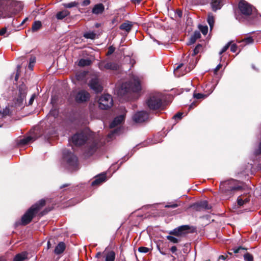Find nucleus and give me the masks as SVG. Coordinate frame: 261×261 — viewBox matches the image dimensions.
<instances>
[{"instance_id": "680f3d73", "label": "nucleus", "mask_w": 261, "mask_h": 261, "mask_svg": "<svg viewBox=\"0 0 261 261\" xmlns=\"http://www.w3.org/2000/svg\"><path fill=\"white\" fill-rule=\"evenodd\" d=\"M142 0H132V3H134L135 4H139L141 2Z\"/></svg>"}, {"instance_id": "bf43d9fd", "label": "nucleus", "mask_w": 261, "mask_h": 261, "mask_svg": "<svg viewBox=\"0 0 261 261\" xmlns=\"http://www.w3.org/2000/svg\"><path fill=\"white\" fill-rule=\"evenodd\" d=\"M137 23H135L134 24H132V29H133L135 32H137Z\"/></svg>"}, {"instance_id": "49530a36", "label": "nucleus", "mask_w": 261, "mask_h": 261, "mask_svg": "<svg viewBox=\"0 0 261 261\" xmlns=\"http://www.w3.org/2000/svg\"><path fill=\"white\" fill-rule=\"evenodd\" d=\"M115 49V47H113L112 46H110L108 48V50L107 53V55L110 56V55H112L114 52Z\"/></svg>"}, {"instance_id": "a878e982", "label": "nucleus", "mask_w": 261, "mask_h": 261, "mask_svg": "<svg viewBox=\"0 0 261 261\" xmlns=\"http://www.w3.org/2000/svg\"><path fill=\"white\" fill-rule=\"evenodd\" d=\"M42 27V23L40 21H35L32 27L33 32H36L39 30Z\"/></svg>"}, {"instance_id": "603ef678", "label": "nucleus", "mask_w": 261, "mask_h": 261, "mask_svg": "<svg viewBox=\"0 0 261 261\" xmlns=\"http://www.w3.org/2000/svg\"><path fill=\"white\" fill-rule=\"evenodd\" d=\"M194 67V65H187L186 67V72H190Z\"/></svg>"}, {"instance_id": "f8f14e48", "label": "nucleus", "mask_w": 261, "mask_h": 261, "mask_svg": "<svg viewBox=\"0 0 261 261\" xmlns=\"http://www.w3.org/2000/svg\"><path fill=\"white\" fill-rule=\"evenodd\" d=\"M98 67L101 70L105 69L117 70L118 68V65L114 62H107L101 61L99 63Z\"/></svg>"}, {"instance_id": "cd10ccee", "label": "nucleus", "mask_w": 261, "mask_h": 261, "mask_svg": "<svg viewBox=\"0 0 261 261\" xmlns=\"http://www.w3.org/2000/svg\"><path fill=\"white\" fill-rule=\"evenodd\" d=\"M115 254L113 251L109 252L106 256V261H114Z\"/></svg>"}, {"instance_id": "4468645a", "label": "nucleus", "mask_w": 261, "mask_h": 261, "mask_svg": "<svg viewBox=\"0 0 261 261\" xmlns=\"http://www.w3.org/2000/svg\"><path fill=\"white\" fill-rule=\"evenodd\" d=\"M89 86L96 93L100 92L102 90V87L99 84V80L97 78L91 79Z\"/></svg>"}, {"instance_id": "c9c22d12", "label": "nucleus", "mask_w": 261, "mask_h": 261, "mask_svg": "<svg viewBox=\"0 0 261 261\" xmlns=\"http://www.w3.org/2000/svg\"><path fill=\"white\" fill-rule=\"evenodd\" d=\"M120 28L121 30H124L128 32L130 30V24L128 23H124L120 25Z\"/></svg>"}, {"instance_id": "f704fd0d", "label": "nucleus", "mask_w": 261, "mask_h": 261, "mask_svg": "<svg viewBox=\"0 0 261 261\" xmlns=\"http://www.w3.org/2000/svg\"><path fill=\"white\" fill-rule=\"evenodd\" d=\"M244 258L245 261H253V255L248 252L244 254Z\"/></svg>"}, {"instance_id": "0eeeda50", "label": "nucleus", "mask_w": 261, "mask_h": 261, "mask_svg": "<svg viewBox=\"0 0 261 261\" xmlns=\"http://www.w3.org/2000/svg\"><path fill=\"white\" fill-rule=\"evenodd\" d=\"M98 103L101 109L107 110L110 108L113 104L111 95L108 94L101 95L98 100Z\"/></svg>"}, {"instance_id": "864d4df0", "label": "nucleus", "mask_w": 261, "mask_h": 261, "mask_svg": "<svg viewBox=\"0 0 261 261\" xmlns=\"http://www.w3.org/2000/svg\"><path fill=\"white\" fill-rule=\"evenodd\" d=\"M246 249L244 248H243L242 247H240L238 248H236V249H233V251L235 253H238L239 252H240V251L241 250H245Z\"/></svg>"}, {"instance_id": "412c9836", "label": "nucleus", "mask_w": 261, "mask_h": 261, "mask_svg": "<svg viewBox=\"0 0 261 261\" xmlns=\"http://www.w3.org/2000/svg\"><path fill=\"white\" fill-rule=\"evenodd\" d=\"M28 257V253L22 252L17 254L14 258L13 261H23Z\"/></svg>"}, {"instance_id": "c03bdc74", "label": "nucleus", "mask_w": 261, "mask_h": 261, "mask_svg": "<svg viewBox=\"0 0 261 261\" xmlns=\"http://www.w3.org/2000/svg\"><path fill=\"white\" fill-rule=\"evenodd\" d=\"M230 42L228 43L222 48V49L219 53L220 55H222L223 53L225 52L228 49L230 46Z\"/></svg>"}, {"instance_id": "338daca9", "label": "nucleus", "mask_w": 261, "mask_h": 261, "mask_svg": "<svg viewBox=\"0 0 261 261\" xmlns=\"http://www.w3.org/2000/svg\"><path fill=\"white\" fill-rule=\"evenodd\" d=\"M177 14L178 15V16L179 17H181V16H182V12L181 11L179 10L177 12Z\"/></svg>"}, {"instance_id": "b1692460", "label": "nucleus", "mask_w": 261, "mask_h": 261, "mask_svg": "<svg viewBox=\"0 0 261 261\" xmlns=\"http://www.w3.org/2000/svg\"><path fill=\"white\" fill-rule=\"evenodd\" d=\"M70 14L69 12L67 10H64L62 11L58 12L56 14V17L58 19H63Z\"/></svg>"}, {"instance_id": "9b49d317", "label": "nucleus", "mask_w": 261, "mask_h": 261, "mask_svg": "<svg viewBox=\"0 0 261 261\" xmlns=\"http://www.w3.org/2000/svg\"><path fill=\"white\" fill-rule=\"evenodd\" d=\"M133 119L137 123L146 122L149 119V114L145 111L138 112L134 115Z\"/></svg>"}, {"instance_id": "a19ab883", "label": "nucleus", "mask_w": 261, "mask_h": 261, "mask_svg": "<svg viewBox=\"0 0 261 261\" xmlns=\"http://www.w3.org/2000/svg\"><path fill=\"white\" fill-rule=\"evenodd\" d=\"M2 114L3 116L9 115L11 114L10 109L9 108L6 107L5 109L3 110Z\"/></svg>"}, {"instance_id": "ddd939ff", "label": "nucleus", "mask_w": 261, "mask_h": 261, "mask_svg": "<svg viewBox=\"0 0 261 261\" xmlns=\"http://www.w3.org/2000/svg\"><path fill=\"white\" fill-rule=\"evenodd\" d=\"M190 229V227L189 225H186L180 226L178 228L174 229L172 231H171L170 232V234L175 236H181L187 233Z\"/></svg>"}, {"instance_id": "4d7b16f0", "label": "nucleus", "mask_w": 261, "mask_h": 261, "mask_svg": "<svg viewBox=\"0 0 261 261\" xmlns=\"http://www.w3.org/2000/svg\"><path fill=\"white\" fill-rule=\"evenodd\" d=\"M6 31L7 29L6 28H2L1 30H0V35H4L6 33Z\"/></svg>"}, {"instance_id": "473e14b6", "label": "nucleus", "mask_w": 261, "mask_h": 261, "mask_svg": "<svg viewBox=\"0 0 261 261\" xmlns=\"http://www.w3.org/2000/svg\"><path fill=\"white\" fill-rule=\"evenodd\" d=\"M120 129H121L119 127L118 128L115 129V130H114L113 131L111 132L110 133H109L108 135V140L107 141H109L110 140V139L112 138L114 135L118 134L120 130Z\"/></svg>"}, {"instance_id": "69168bd1", "label": "nucleus", "mask_w": 261, "mask_h": 261, "mask_svg": "<svg viewBox=\"0 0 261 261\" xmlns=\"http://www.w3.org/2000/svg\"><path fill=\"white\" fill-rule=\"evenodd\" d=\"M225 259H226V257L223 255H220L219 257V259L225 260Z\"/></svg>"}, {"instance_id": "6e6552de", "label": "nucleus", "mask_w": 261, "mask_h": 261, "mask_svg": "<svg viewBox=\"0 0 261 261\" xmlns=\"http://www.w3.org/2000/svg\"><path fill=\"white\" fill-rule=\"evenodd\" d=\"M239 9L242 15L247 17L252 14L254 8L245 1L241 0L239 3Z\"/></svg>"}, {"instance_id": "5701e85b", "label": "nucleus", "mask_w": 261, "mask_h": 261, "mask_svg": "<svg viewBox=\"0 0 261 261\" xmlns=\"http://www.w3.org/2000/svg\"><path fill=\"white\" fill-rule=\"evenodd\" d=\"M130 91V84L129 83H124L121 85V88L119 90V93L123 95L128 93Z\"/></svg>"}, {"instance_id": "2f4dec72", "label": "nucleus", "mask_w": 261, "mask_h": 261, "mask_svg": "<svg viewBox=\"0 0 261 261\" xmlns=\"http://www.w3.org/2000/svg\"><path fill=\"white\" fill-rule=\"evenodd\" d=\"M253 41H254V40L253 39L252 37H246V38L242 39L239 42V43H241V42L244 43L245 45H247V44L252 43L253 42Z\"/></svg>"}, {"instance_id": "f03ea898", "label": "nucleus", "mask_w": 261, "mask_h": 261, "mask_svg": "<svg viewBox=\"0 0 261 261\" xmlns=\"http://www.w3.org/2000/svg\"><path fill=\"white\" fill-rule=\"evenodd\" d=\"M45 204V201L44 199L39 200L37 203L32 205L27 212L22 216L21 218V223L25 225L29 224L32 220L33 218L38 213L39 210Z\"/></svg>"}, {"instance_id": "052dcab7", "label": "nucleus", "mask_w": 261, "mask_h": 261, "mask_svg": "<svg viewBox=\"0 0 261 261\" xmlns=\"http://www.w3.org/2000/svg\"><path fill=\"white\" fill-rule=\"evenodd\" d=\"M34 98H35V95H32V96L31 97L29 101V105H32L34 100Z\"/></svg>"}, {"instance_id": "2eb2a0df", "label": "nucleus", "mask_w": 261, "mask_h": 261, "mask_svg": "<svg viewBox=\"0 0 261 261\" xmlns=\"http://www.w3.org/2000/svg\"><path fill=\"white\" fill-rule=\"evenodd\" d=\"M124 120V115L121 114L114 118L110 124L111 128H114L120 124Z\"/></svg>"}, {"instance_id": "4c0bfd02", "label": "nucleus", "mask_w": 261, "mask_h": 261, "mask_svg": "<svg viewBox=\"0 0 261 261\" xmlns=\"http://www.w3.org/2000/svg\"><path fill=\"white\" fill-rule=\"evenodd\" d=\"M199 29L203 35H205L207 33L208 27L206 25H200L199 26Z\"/></svg>"}, {"instance_id": "09e8293b", "label": "nucleus", "mask_w": 261, "mask_h": 261, "mask_svg": "<svg viewBox=\"0 0 261 261\" xmlns=\"http://www.w3.org/2000/svg\"><path fill=\"white\" fill-rule=\"evenodd\" d=\"M194 38H195V39H197L198 38H200V37H201V34L200 33H199V32L198 31H195L193 34V35L192 36Z\"/></svg>"}, {"instance_id": "6ab92c4d", "label": "nucleus", "mask_w": 261, "mask_h": 261, "mask_svg": "<svg viewBox=\"0 0 261 261\" xmlns=\"http://www.w3.org/2000/svg\"><path fill=\"white\" fill-rule=\"evenodd\" d=\"M104 6L102 4L95 5L92 9V13L95 14H101L104 11Z\"/></svg>"}, {"instance_id": "ea45409f", "label": "nucleus", "mask_w": 261, "mask_h": 261, "mask_svg": "<svg viewBox=\"0 0 261 261\" xmlns=\"http://www.w3.org/2000/svg\"><path fill=\"white\" fill-rule=\"evenodd\" d=\"M207 94H203L202 93H194L193 96L196 99L205 98L207 96Z\"/></svg>"}, {"instance_id": "423d86ee", "label": "nucleus", "mask_w": 261, "mask_h": 261, "mask_svg": "<svg viewBox=\"0 0 261 261\" xmlns=\"http://www.w3.org/2000/svg\"><path fill=\"white\" fill-rule=\"evenodd\" d=\"M237 181L231 179L222 182L220 184V188L225 193L228 194L229 192H233L241 189L240 186H236Z\"/></svg>"}, {"instance_id": "7c9ffc66", "label": "nucleus", "mask_w": 261, "mask_h": 261, "mask_svg": "<svg viewBox=\"0 0 261 261\" xmlns=\"http://www.w3.org/2000/svg\"><path fill=\"white\" fill-rule=\"evenodd\" d=\"M197 205L200 207V208H202L206 210H208L211 208V207L209 206L208 203L206 201H202L197 203Z\"/></svg>"}, {"instance_id": "a211bd4d", "label": "nucleus", "mask_w": 261, "mask_h": 261, "mask_svg": "<svg viewBox=\"0 0 261 261\" xmlns=\"http://www.w3.org/2000/svg\"><path fill=\"white\" fill-rule=\"evenodd\" d=\"M223 0H212L211 3L212 9L214 11L220 9L222 6Z\"/></svg>"}, {"instance_id": "c85d7f7f", "label": "nucleus", "mask_w": 261, "mask_h": 261, "mask_svg": "<svg viewBox=\"0 0 261 261\" xmlns=\"http://www.w3.org/2000/svg\"><path fill=\"white\" fill-rule=\"evenodd\" d=\"M32 140H33V138L31 136H28L20 139L19 141V144L21 145H26L29 143Z\"/></svg>"}, {"instance_id": "9d476101", "label": "nucleus", "mask_w": 261, "mask_h": 261, "mask_svg": "<svg viewBox=\"0 0 261 261\" xmlns=\"http://www.w3.org/2000/svg\"><path fill=\"white\" fill-rule=\"evenodd\" d=\"M88 137L85 133L75 134L70 140L74 145L80 146L83 145L87 140Z\"/></svg>"}, {"instance_id": "8fccbe9b", "label": "nucleus", "mask_w": 261, "mask_h": 261, "mask_svg": "<svg viewBox=\"0 0 261 261\" xmlns=\"http://www.w3.org/2000/svg\"><path fill=\"white\" fill-rule=\"evenodd\" d=\"M182 114H183L182 113L179 112L177 113L176 115H175L173 118L175 119H180L181 118Z\"/></svg>"}, {"instance_id": "6e6d98bb", "label": "nucleus", "mask_w": 261, "mask_h": 261, "mask_svg": "<svg viewBox=\"0 0 261 261\" xmlns=\"http://www.w3.org/2000/svg\"><path fill=\"white\" fill-rule=\"evenodd\" d=\"M185 65V63H182L180 64H179L176 68L175 70V73H176V72H177V71L178 70V69H179L180 68H181L184 65Z\"/></svg>"}, {"instance_id": "f257e3e1", "label": "nucleus", "mask_w": 261, "mask_h": 261, "mask_svg": "<svg viewBox=\"0 0 261 261\" xmlns=\"http://www.w3.org/2000/svg\"><path fill=\"white\" fill-rule=\"evenodd\" d=\"M20 2L13 0H0V18L10 17L22 9Z\"/></svg>"}, {"instance_id": "bb28decb", "label": "nucleus", "mask_w": 261, "mask_h": 261, "mask_svg": "<svg viewBox=\"0 0 261 261\" xmlns=\"http://www.w3.org/2000/svg\"><path fill=\"white\" fill-rule=\"evenodd\" d=\"M207 22L210 25V29L212 30L215 22V19L212 13H208L207 17Z\"/></svg>"}, {"instance_id": "0e129e2a", "label": "nucleus", "mask_w": 261, "mask_h": 261, "mask_svg": "<svg viewBox=\"0 0 261 261\" xmlns=\"http://www.w3.org/2000/svg\"><path fill=\"white\" fill-rule=\"evenodd\" d=\"M177 250V248L176 246H172L171 248V251L172 252L174 253Z\"/></svg>"}, {"instance_id": "79ce46f5", "label": "nucleus", "mask_w": 261, "mask_h": 261, "mask_svg": "<svg viewBox=\"0 0 261 261\" xmlns=\"http://www.w3.org/2000/svg\"><path fill=\"white\" fill-rule=\"evenodd\" d=\"M167 239L169 240L170 242L174 243H177L178 242V240L171 236H167Z\"/></svg>"}, {"instance_id": "c756f323", "label": "nucleus", "mask_w": 261, "mask_h": 261, "mask_svg": "<svg viewBox=\"0 0 261 261\" xmlns=\"http://www.w3.org/2000/svg\"><path fill=\"white\" fill-rule=\"evenodd\" d=\"M83 36L87 39H94L96 37V34L94 32H88L84 33Z\"/></svg>"}, {"instance_id": "e433bc0d", "label": "nucleus", "mask_w": 261, "mask_h": 261, "mask_svg": "<svg viewBox=\"0 0 261 261\" xmlns=\"http://www.w3.org/2000/svg\"><path fill=\"white\" fill-rule=\"evenodd\" d=\"M254 153L256 155L261 154V140L259 142L256 148L255 149Z\"/></svg>"}, {"instance_id": "dca6fc26", "label": "nucleus", "mask_w": 261, "mask_h": 261, "mask_svg": "<svg viewBox=\"0 0 261 261\" xmlns=\"http://www.w3.org/2000/svg\"><path fill=\"white\" fill-rule=\"evenodd\" d=\"M106 180V174H101L95 177V179L92 182V186H98Z\"/></svg>"}, {"instance_id": "393cba45", "label": "nucleus", "mask_w": 261, "mask_h": 261, "mask_svg": "<svg viewBox=\"0 0 261 261\" xmlns=\"http://www.w3.org/2000/svg\"><path fill=\"white\" fill-rule=\"evenodd\" d=\"M91 63V60L88 59H81L79 60L78 65L80 66L84 67L89 65Z\"/></svg>"}, {"instance_id": "774afa93", "label": "nucleus", "mask_w": 261, "mask_h": 261, "mask_svg": "<svg viewBox=\"0 0 261 261\" xmlns=\"http://www.w3.org/2000/svg\"><path fill=\"white\" fill-rule=\"evenodd\" d=\"M28 20V18H25L21 22V24H23L25 21H27Z\"/></svg>"}, {"instance_id": "1a4fd4ad", "label": "nucleus", "mask_w": 261, "mask_h": 261, "mask_svg": "<svg viewBox=\"0 0 261 261\" xmlns=\"http://www.w3.org/2000/svg\"><path fill=\"white\" fill-rule=\"evenodd\" d=\"M75 101L77 103H83L88 101L90 97V93L86 90H80L73 93Z\"/></svg>"}, {"instance_id": "39448f33", "label": "nucleus", "mask_w": 261, "mask_h": 261, "mask_svg": "<svg viewBox=\"0 0 261 261\" xmlns=\"http://www.w3.org/2000/svg\"><path fill=\"white\" fill-rule=\"evenodd\" d=\"M63 155V160L66 162L68 168L71 170L76 169L78 166L76 156L67 150H64Z\"/></svg>"}, {"instance_id": "f3484780", "label": "nucleus", "mask_w": 261, "mask_h": 261, "mask_svg": "<svg viewBox=\"0 0 261 261\" xmlns=\"http://www.w3.org/2000/svg\"><path fill=\"white\" fill-rule=\"evenodd\" d=\"M250 200L249 195H241L238 197L237 202L239 206H242Z\"/></svg>"}, {"instance_id": "20e7f679", "label": "nucleus", "mask_w": 261, "mask_h": 261, "mask_svg": "<svg viewBox=\"0 0 261 261\" xmlns=\"http://www.w3.org/2000/svg\"><path fill=\"white\" fill-rule=\"evenodd\" d=\"M143 93L141 80L137 76L132 73V101L138 99Z\"/></svg>"}, {"instance_id": "7ed1b4c3", "label": "nucleus", "mask_w": 261, "mask_h": 261, "mask_svg": "<svg viewBox=\"0 0 261 261\" xmlns=\"http://www.w3.org/2000/svg\"><path fill=\"white\" fill-rule=\"evenodd\" d=\"M146 104L147 107L151 110L161 109L163 106L162 94L158 92L151 93L146 99Z\"/></svg>"}, {"instance_id": "a18cd8bd", "label": "nucleus", "mask_w": 261, "mask_h": 261, "mask_svg": "<svg viewBox=\"0 0 261 261\" xmlns=\"http://www.w3.org/2000/svg\"><path fill=\"white\" fill-rule=\"evenodd\" d=\"M179 205L177 203H170L165 206L166 208H175L177 207Z\"/></svg>"}, {"instance_id": "72a5a7b5", "label": "nucleus", "mask_w": 261, "mask_h": 261, "mask_svg": "<svg viewBox=\"0 0 261 261\" xmlns=\"http://www.w3.org/2000/svg\"><path fill=\"white\" fill-rule=\"evenodd\" d=\"M78 3L76 2L63 4V6L66 8H71L74 7H76Z\"/></svg>"}, {"instance_id": "13d9d810", "label": "nucleus", "mask_w": 261, "mask_h": 261, "mask_svg": "<svg viewBox=\"0 0 261 261\" xmlns=\"http://www.w3.org/2000/svg\"><path fill=\"white\" fill-rule=\"evenodd\" d=\"M196 39L194 38L193 36H191L190 39V41H189V42L188 43V44L190 45V44H193L196 41Z\"/></svg>"}, {"instance_id": "aec40b11", "label": "nucleus", "mask_w": 261, "mask_h": 261, "mask_svg": "<svg viewBox=\"0 0 261 261\" xmlns=\"http://www.w3.org/2000/svg\"><path fill=\"white\" fill-rule=\"evenodd\" d=\"M98 145L94 142H92L89 145L87 154L88 155H92L98 148Z\"/></svg>"}, {"instance_id": "3c124183", "label": "nucleus", "mask_w": 261, "mask_h": 261, "mask_svg": "<svg viewBox=\"0 0 261 261\" xmlns=\"http://www.w3.org/2000/svg\"><path fill=\"white\" fill-rule=\"evenodd\" d=\"M237 46L235 44H233L230 46V50L233 52L235 53L237 51Z\"/></svg>"}, {"instance_id": "5fc2aeb1", "label": "nucleus", "mask_w": 261, "mask_h": 261, "mask_svg": "<svg viewBox=\"0 0 261 261\" xmlns=\"http://www.w3.org/2000/svg\"><path fill=\"white\" fill-rule=\"evenodd\" d=\"M222 67V65L221 64H218L217 67L214 70V74H216L218 71Z\"/></svg>"}, {"instance_id": "4be33fe9", "label": "nucleus", "mask_w": 261, "mask_h": 261, "mask_svg": "<svg viewBox=\"0 0 261 261\" xmlns=\"http://www.w3.org/2000/svg\"><path fill=\"white\" fill-rule=\"evenodd\" d=\"M65 249V244L63 242H60L56 247L55 249V253L56 254H60L62 253Z\"/></svg>"}, {"instance_id": "37998d69", "label": "nucleus", "mask_w": 261, "mask_h": 261, "mask_svg": "<svg viewBox=\"0 0 261 261\" xmlns=\"http://www.w3.org/2000/svg\"><path fill=\"white\" fill-rule=\"evenodd\" d=\"M201 48V45H198L196 46V47L194 48L193 50V53L192 54V56H194L196 55H197L199 51V49Z\"/></svg>"}, {"instance_id": "58836bf2", "label": "nucleus", "mask_w": 261, "mask_h": 261, "mask_svg": "<svg viewBox=\"0 0 261 261\" xmlns=\"http://www.w3.org/2000/svg\"><path fill=\"white\" fill-rule=\"evenodd\" d=\"M36 62V58L35 57H32L30 59V63L29 65V68L31 70L33 69V68L34 67V65Z\"/></svg>"}, {"instance_id": "de8ad7c7", "label": "nucleus", "mask_w": 261, "mask_h": 261, "mask_svg": "<svg viewBox=\"0 0 261 261\" xmlns=\"http://www.w3.org/2000/svg\"><path fill=\"white\" fill-rule=\"evenodd\" d=\"M138 250L140 252L147 253L149 251V249L145 247H140L139 248Z\"/></svg>"}, {"instance_id": "e2e57ef3", "label": "nucleus", "mask_w": 261, "mask_h": 261, "mask_svg": "<svg viewBox=\"0 0 261 261\" xmlns=\"http://www.w3.org/2000/svg\"><path fill=\"white\" fill-rule=\"evenodd\" d=\"M90 3V1L89 0H85L83 2V5L87 6L89 5Z\"/></svg>"}]
</instances>
